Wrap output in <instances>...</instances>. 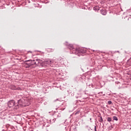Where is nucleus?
Masks as SVG:
<instances>
[{
	"label": "nucleus",
	"mask_w": 131,
	"mask_h": 131,
	"mask_svg": "<svg viewBox=\"0 0 131 131\" xmlns=\"http://www.w3.org/2000/svg\"><path fill=\"white\" fill-rule=\"evenodd\" d=\"M18 104L25 107L26 106H29V105H30V102H29L28 98L25 97L24 98H22L18 100Z\"/></svg>",
	"instance_id": "obj_1"
},
{
	"label": "nucleus",
	"mask_w": 131,
	"mask_h": 131,
	"mask_svg": "<svg viewBox=\"0 0 131 131\" xmlns=\"http://www.w3.org/2000/svg\"><path fill=\"white\" fill-rule=\"evenodd\" d=\"M25 66L26 68H28L31 66V62H30V60H27L24 63Z\"/></svg>",
	"instance_id": "obj_2"
},
{
	"label": "nucleus",
	"mask_w": 131,
	"mask_h": 131,
	"mask_svg": "<svg viewBox=\"0 0 131 131\" xmlns=\"http://www.w3.org/2000/svg\"><path fill=\"white\" fill-rule=\"evenodd\" d=\"M8 105L9 108H12L13 106H15V101H10L8 103Z\"/></svg>",
	"instance_id": "obj_3"
},
{
	"label": "nucleus",
	"mask_w": 131,
	"mask_h": 131,
	"mask_svg": "<svg viewBox=\"0 0 131 131\" xmlns=\"http://www.w3.org/2000/svg\"><path fill=\"white\" fill-rule=\"evenodd\" d=\"M5 112H6V115L8 114V115H10V114H13L14 113V111H7V110H6L5 111Z\"/></svg>",
	"instance_id": "obj_4"
},
{
	"label": "nucleus",
	"mask_w": 131,
	"mask_h": 131,
	"mask_svg": "<svg viewBox=\"0 0 131 131\" xmlns=\"http://www.w3.org/2000/svg\"><path fill=\"white\" fill-rule=\"evenodd\" d=\"M38 66H43V61L42 60L39 59L38 60Z\"/></svg>",
	"instance_id": "obj_5"
},
{
	"label": "nucleus",
	"mask_w": 131,
	"mask_h": 131,
	"mask_svg": "<svg viewBox=\"0 0 131 131\" xmlns=\"http://www.w3.org/2000/svg\"><path fill=\"white\" fill-rule=\"evenodd\" d=\"M30 63H31V66H32V65H35V60H30Z\"/></svg>",
	"instance_id": "obj_6"
},
{
	"label": "nucleus",
	"mask_w": 131,
	"mask_h": 131,
	"mask_svg": "<svg viewBox=\"0 0 131 131\" xmlns=\"http://www.w3.org/2000/svg\"><path fill=\"white\" fill-rule=\"evenodd\" d=\"M93 9L95 11H99V10H100V7H99V6H95Z\"/></svg>",
	"instance_id": "obj_7"
},
{
	"label": "nucleus",
	"mask_w": 131,
	"mask_h": 131,
	"mask_svg": "<svg viewBox=\"0 0 131 131\" xmlns=\"http://www.w3.org/2000/svg\"><path fill=\"white\" fill-rule=\"evenodd\" d=\"M99 117H100V118L99 119V122L103 123L104 122V121L103 120V118H102V117H100V116H99Z\"/></svg>",
	"instance_id": "obj_8"
},
{
	"label": "nucleus",
	"mask_w": 131,
	"mask_h": 131,
	"mask_svg": "<svg viewBox=\"0 0 131 131\" xmlns=\"http://www.w3.org/2000/svg\"><path fill=\"white\" fill-rule=\"evenodd\" d=\"M101 13L102 15H106L107 13L106 12V11L105 10H101Z\"/></svg>",
	"instance_id": "obj_9"
},
{
	"label": "nucleus",
	"mask_w": 131,
	"mask_h": 131,
	"mask_svg": "<svg viewBox=\"0 0 131 131\" xmlns=\"http://www.w3.org/2000/svg\"><path fill=\"white\" fill-rule=\"evenodd\" d=\"M38 61H39V59L35 60V63L36 66H38V63H39Z\"/></svg>",
	"instance_id": "obj_10"
},
{
	"label": "nucleus",
	"mask_w": 131,
	"mask_h": 131,
	"mask_svg": "<svg viewBox=\"0 0 131 131\" xmlns=\"http://www.w3.org/2000/svg\"><path fill=\"white\" fill-rule=\"evenodd\" d=\"M113 120H116V121L118 120V118H117L116 116H114L113 117Z\"/></svg>",
	"instance_id": "obj_11"
},
{
	"label": "nucleus",
	"mask_w": 131,
	"mask_h": 131,
	"mask_svg": "<svg viewBox=\"0 0 131 131\" xmlns=\"http://www.w3.org/2000/svg\"><path fill=\"white\" fill-rule=\"evenodd\" d=\"M107 121H108L109 122L112 121V119H111V118H110V117H108L107 118Z\"/></svg>",
	"instance_id": "obj_12"
},
{
	"label": "nucleus",
	"mask_w": 131,
	"mask_h": 131,
	"mask_svg": "<svg viewBox=\"0 0 131 131\" xmlns=\"http://www.w3.org/2000/svg\"><path fill=\"white\" fill-rule=\"evenodd\" d=\"M11 89L12 90H16V86H15V85H12L11 86Z\"/></svg>",
	"instance_id": "obj_13"
},
{
	"label": "nucleus",
	"mask_w": 131,
	"mask_h": 131,
	"mask_svg": "<svg viewBox=\"0 0 131 131\" xmlns=\"http://www.w3.org/2000/svg\"><path fill=\"white\" fill-rule=\"evenodd\" d=\"M70 50H73V46L71 45V46H70Z\"/></svg>",
	"instance_id": "obj_14"
},
{
	"label": "nucleus",
	"mask_w": 131,
	"mask_h": 131,
	"mask_svg": "<svg viewBox=\"0 0 131 131\" xmlns=\"http://www.w3.org/2000/svg\"><path fill=\"white\" fill-rule=\"evenodd\" d=\"M108 104L109 105H110V104H112V102L111 101H108Z\"/></svg>",
	"instance_id": "obj_15"
},
{
	"label": "nucleus",
	"mask_w": 131,
	"mask_h": 131,
	"mask_svg": "<svg viewBox=\"0 0 131 131\" xmlns=\"http://www.w3.org/2000/svg\"><path fill=\"white\" fill-rule=\"evenodd\" d=\"M19 108V106L18 105L16 106L15 107H14V109H18Z\"/></svg>",
	"instance_id": "obj_16"
},
{
	"label": "nucleus",
	"mask_w": 131,
	"mask_h": 131,
	"mask_svg": "<svg viewBox=\"0 0 131 131\" xmlns=\"http://www.w3.org/2000/svg\"><path fill=\"white\" fill-rule=\"evenodd\" d=\"M95 131H97V129L96 128V126H95Z\"/></svg>",
	"instance_id": "obj_17"
},
{
	"label": "nucleus",
	"mask_w": 131,
	"mask_h": 131,
	"mask_svg": "<svg viewBox=\"0 0 131 131\" xmlns=\"http://www.w3.org/2000/svg\"><path fill=\"white\" fill-rule=\"evenodd\" d=\"M129 61H130V62H131V58H130V59L129 60Z\"/></svg>",
	"instance_id": "obj_18"
},
{
	"label": "nucleus",
	"mask_w": 131,
	"mask_h": 131,
	"mask_svg": "<svg viewBox=\"0 0 131 131\" xmlns=\"http://www.w3.org/2000/svg\"><path fill=\"white\" fill-rule=\"evenodd\" d=\"M75 114H79L78 113H76Z\"/></svg>",
	"instance_id": "obj_19"
},
{
	"label": "nucleus",
	"mask_w": 131,
	"mask_h": 131,
	"mask_svg": "<svg viewBox=\"0 0 131 131\" xmlns=\"http://www.w3.org/2000/svg\"><path fill=\"white\" fill-rule=\"evenodd\" d=\"M90 120H92V118H90Z\"/></svg>",
	"instance_id": "obj_20"
},
{
	"label": "nucleus",
	"mask_w": 131,
	"mask_h": 131,
	"mask_svg": "<svg viewBox=\"0 0 131 131\" xmlns=\"http://www.w3.org/2000/svg\"><path fill=\"white\" fill-rule=\"evenodd\" d=\"M50 62L51 63V61H50Z\"/></svg>",
	"instance_id": "obj_21"
}]
</instances>
